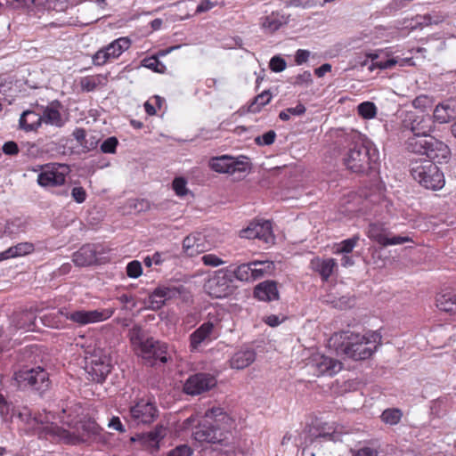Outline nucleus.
Returning <instances> with one entry per match:
<instances>
[{
	"mask_svg": "<svg viewBox=\"0 0 456 456\" xmlns=\"http://www.w3.org/2000/svg\"><path fill=\"white\" fill-rule=\"evenodd\" d=\"M17 416L36 429L39 436L56 437L67 444H76L80 442H86L91 436L98 433V426L94 421L83 423L81 425L82 431L77 428L75 431L70 432L51 422L50 420L54 419L51 412L45 413L44 418L41 415L32 417L30 411L24 408L22 411L18 412Z\"/></svg>",
	"mask_w": 456,
	"mask_h": 456,
	"instance_id": "1",
	"label": "nucleus"
},
{
	"mask_svg": "<svg viewBox=\"0 0 456 456\" xmlns=\"http://www.w3.org/2000/svg\"><path fill=\"white\" fill-rule=\"evenodd\" d=\"M381 339L378 331L370 330L360 334L346 330L333 334L330 345L338 354L359 361L370 358L381 345Z\"/></svg>",
	"mask_w": 456,
	"mask_h": 456,
	"instance_id": "2",
	"label": "nucleus"
},
{
	"mask_svg": "<svg viewBox=\"0 0 456 456\" xmlns=\"http://www.w3.org/2000/svg\"><path fill=\"white\" fill-rule=\"evenodd\" d=\"M232 419L220 407L208 410L203 419L196 426L192 436L199 443L214 444L215 449L223 450L231 444L232 434L226 429Z\"/></svg>",
	"mask_w": 456,
	"mask_h": 456,
	"instance_id": "3",
	"label": "nucleus"
},
{
	"mask_svg": "<svg viewBox=\"0 0 456 456\" xmlns=\"http://www.w3.org/2000/svg\"><path fill=\"white\" fill-rule=\"evenodd\" d=\"M411 174L415 181L429 190H440L445 183L444 174L430 160L412 162Z\"/></svg>",
	"mask_w": 456,
	"mask_h": 456,
	"instance_id": "4",
	"label": "nucleus"
},
{
	"mask_svg": "<svg viewBox=\"0 0 456 456\" xmlns=\"http://www.w3.org/2000/svg\"><path fill=\"white\" fill-rule=\"evenodd\" d=\"M375 160V151L371 153L370 149L362 142H356L344 159L346 167L355 173L371 168V162Z\"/></svg>",
	"mask_w": 456,
	"mask_h": 456,
	"instance_id": "5",
	"label": "nucleus"
},
{
	"mask_svg": "<svg viewBox=\"0 0 456 456\" xmlns=\"http://www.w3.org/2000/svg\"><path fill=\"white\" fill-rule=\"evenodd\" d=\"M115 312L114 308L95 309V310H77L69 312L67 308H61L58 313L67 320L77 323L79 326L97 323L110 319Z\"/></svg>",
	"mask_w": 456,
	"mask_h": 456,
	"instance_id": "6",
	"label": "nucleus"
},
{
	"mask_svg": "<svg viewBox=\"0 0 456 456\" xmlns=\"http://www.w3.org/2000/svg\"><path fill=\"white\" fill-rule=\"evenodd\" d=\"M232 272L229 269H220L215 272L204 285L207 293L216 298H224L232 291Z\"/></svg>",
	"mask_w": 456,
	"mask_h": 456,
	"instance_id": "7",
	"label": "nucleus"
},
{
	"mask_svg": "<svg viewBox=\"0 0 456 456\" xmlns=\"http://www.w3.org/2000/svg\"><path fill=\"white\" fill-rule=\"evenodd\" d=\"M69 166L59 163H50L44 167L37 175V183L44 188L61 186L69 174Z\"/></svg>",
	"mask_w": 456,
	"mask_h": 456,
	"instance_id": "8",
	"label": "nucleus"
},
{
	"mask_svg": "<svg viewBox=\"0 0 456 456\" xmlns=\"http://www.w3.org/2000/svg\"><path fill=\"white\" fill-rule=\"evenodd\" d=\"M15 379L20 387H31L40 392L45 391L50 385L48 373L40 367L19 370Z\"/></svg>",
	"mask_w": 456,
	"mask_h": 456,
	"instance_id": "9",
	"label": "nucleus"
},
{
	"mask_svg": "<svg viewBox=\"0 0 456 456\" xmlns=\"http://www.w3.org/2000/svg\"><path fill=\"white\" fill-rule=\"evenodd\" d=\"M367 236L382 247L400 245L411 241V239L408 236H392L388 228L382 223L370 224L367 230Z\"/></svg>",
	"mask_w": 456,
	"mask_h": 456,
	"instance_id": "10",
	"label": "nucleus"
},
{
	"mask_svg": "<svg viewBox=\"0 0 456 456\" xmlns=\"http://www.w3.org/2000/svg\"><path fill=\"white\" fill-rule=\"evenodd\" d=\"M307 366L315 376H333L342 369V363L338 360L320 353L310 356Z\"/></svg>",
	"mask_w": 456,
	"mask_h": 456,
	"instance_id": "11",
	"label": "nucleus"
},
{
	"mask_svg": "<svg viewBox=\"0 0 456 456\" xmlns=\"http://www.w3.org/2000/svg\"><path fill=\"white\" fill-rule=\"evenodd\" d=\"M131 42L127 37H119L106 47L97 51L93 56V62L94 65L102 66L118 58L122 53L130 47Z\"/></svg>",
	"mask_w": 456,
	"mask_h": 456,
	"instance_id": "12",
	"label": "nucleus"
},
{
	"mask_svg": "<svg viewBox=\"0 0 456 456\" xmlns=\"http://www.w3.org/2000/svg\"><path fill=\"white\" fill-rule=\"evenodd\" d=\"M158 417V409L154 403L145 399L139 400L130 407V421L136 426L152 423Z\"/></svg>",
	"mask_w": 456,
	"mask_h": 456,
	"instance_id": "13",
	"label": "nucleus"
},
{
	"mask_svg": "<svg viewBox=\"0 0 456 456\" xmlns=\"http://www.w3.org/2000/svg\"><path fill=\"white\" fill-rule=\"evenodd\" d=\"M134 350L138 355L148 361L159 360L165 363L168 360L167 344L155 340L153 338H147Z\"/></svg>",
	"mask_w": 456,
	"mask_h": 456,
	"instance_id": "14",
	"label": "nucleus"
},
{
	"mask_svg": "<svg viewBox=\"0 0 456 456\" xmlns=\"http://www.w3.org/2000/svg\"><path fill=\"white\" fill-rule=\"evenodd\" d=\"M240 236L245 239H257L267 245L274 243L272 224L270 221H255L240 232Z\"/></svg>",
	"mask_w": 456,
	"mask_h": 456,
	"instance_id": "15",
	"label": "nucleus"
},
{
	"mask_svg": "<svg viewBox=\"0 0 456 456\" xmlns=\"http://www.w3.org/2000/svg\"><path fill=\"white\" fill-rule=\"evenodd\" d=\"M216 378L208 373H197L190 376L183 384V392L190 395H198L216 386Z\"/></svg>",
	"mask_w": 456,
	"mask_h": 456,
	"instance_id": "16",
	"label": "nucleus"
},
{
	"mask_svg": "<svg viewBox=\"0 0 456 456\" xmlns=\"http://www.w3.org/2000/svg\"><path fill=\"white\" fill-rule=\"evenodd\" d=\"M403 124L410 128L413 134H429L432 131L433 120L428 114L418 111H407Z\"/></svg>",
	"mask_w": 456,
	"mask_h": 456,
	"instance_id": "17",
	"label": "nucleus"
},
{
	"mask_svg": "<svg viewBox=\"0 0 456 456\" xmlns=\"http://www.w3.org/2000/svg\"><path fill=\"white\" fill-rule=\"evenodd\" d=\"M209 166L214 171L218 173L234 174L246 170V164L244 162L235 160L228 155L212 158L209 161Z\"/></svg>",
	"mask_w": 456,
	"mask_h": 456,
	"instance_id": "18",
	"label": "nucleus"
},
{
	"mask_svg": "<svg viewBox=\"0 0 456 456\" xmlns=\"http://www.w3.org/2000/svg\"><path fill=\"white\" fill-rule=\"evenodd\" d=\"M61 104L59 102H53L45 107H41L42 124L61 127L65 124L61 111Z\"/></svg>",
	"mask_w": 456,
	"mask_h": 456,
	"instance_id": "19",
	"label": "nucleus"
},
{
	"mask_svg": "<svg viewBox=\"0 0 456 456\" xmlns=\"http://www.w3.org/2000/svg\"><path fill=\"white\" fill-rule=\"evenodd\" d=\"M428 147H427L426 156L432 162L441 163L447 161L450 157L451 151L449 147L443 142L430 136Z\"/></svg>",
	"mask_w": 456,
	"mask_h": 456,
	"instance_id": "20",
	"label": "nucleus"
},
{
	"mask_svg": "<svg viewBox=\"0 0 456 456\" xmlns=\"http://www.w3.org/2000/svg\"><path fill=\"white\" fill-rule=\"evenodd\" d=\"M214 334V324L211 322L202 323L195 331L190 335V346L192 350H198L205 343L212 340Z\"/></svg>",
	"mask_w": 456,
	"mask_h": 456,
	"instance_id": "21",
	"label": "nucleus"
},
{
	"mask_svg": "<svg viewBox=\"0 0 456 456\" xmlns=\"http://www.w3.org/2000/svg\"><path fill=\"white\" fill-rule=\"evenodd\" d=\"M289 22V18L279 12H272L259 20V26L264 33L273 34Z\"/></svg>",
	"mask_w": 456,
	"mask_h": 456,
	"instance_id": "22",
	"label": "nucleus"
},
{
	"mask_svg": "<svg viewBox=\"0 0 456 456\" xmlns=\"http://www.w3.org/2000/svg\"><path fill=\"white\" fill-rule=\"evenodd\" d=\"M183 248L186 255L196 256L207 250L205 237L201 233H191L184 238Z\"/></svg>",
	"mask_w": 456,
	"mask_h": 456,
	"instance_id": "23",
	"label": "nucleus"
},
{
	"mask_svg": "<svg viewBox=\"0 0 456 456\" xmlns=\"http://www.w3.org/2000/svg\"><path fill=\"white\" fill-rule=\"evenodd\" d=\"M81 414L82 408L79 404L68 403L65 405H62L59 418L63 424H66L70 428H76V425L79 422L78 418Z\"/></svg>",
	"mask_w": 456,
	"mask_h": 456,
	"instance_id": "24",
	"label": "nucleus"
},
{
	"mask_svg": "<svg viewBox=\"0 0 456 456\" xmlns=\"http://www.w3.org/2000/svg\"><path fill=\"white\" fill-rule=\"evenodd\" d=\"M255 297L262 301H272L279 298V292L276 282L273 281H265L255 288Z\"/></svg>",
	"mask_w": 456,
	"mask_h": 456,
	"instance_id": "25",
	"label": "nucleus"
},
{
	"mask_svg": "<svg viewBox=\"0 0 456 456\" xmlns=\"http://www.w3.org/2000/svg\"><path fill=\"white\" fill-rule=\"evenodd\" d=\"M456 117V102L448 100L438 104L434 110V118L443 124L451 121Z\"/></svg>",
	"mask_w": 456,
	"mask_h": 456,
	"instance_id": "26",
	"label": "nucleus"
},
{
	"mask_svg": "<svg viewBox=\"0 0 456 456\" xmlns=\"http://www.w3.org/2000/svg\"><path fill=\"white\" fill-rule=\"evenodd\" d=\"M42 126L40 112L25 110L20 115L19 126L25 132H36Z\"/></svg>",
	"mask_w": 456,
	"mask_h": 456,
	"instance_id": "27",
	"label": "nucleus"
},
{
	"mask_svg": "<svg viewBox=\"0 0 456 456\" xmlns=\"http://www.w3.org/2000/svg\"><path fill=\"white\" fill-rule=\"evenodd\" d=\"M111 366L108 362L93 360L87 367V372L92 377V380L95 382H102L106 376L110 372Z\"/></svg>",
	"mask_w": 456,
	"mask_h": 456,
	"instance_id": "28",
	"label": "nucleus"
},
{
	"mask_svg": "<svg viewBox=\"0 0 456 456\" xmlns=\"http://www.w3.org/2000/svg\"><path fill=\"white\" fill-rule=\"evenodd\" d=\"M35 250V246L31 242H20L15 246L10 247L0 253V261L9 258L20 257L29 255Z\"/></svg>",
	"mask_w": 456,
	"mask_h": 456,
	"instance_id": "29",
	"label": "nucleus"
},
{
	"mask_svg": "<svg viewBox=\"0 0 456 456\" xmlns=\"http://www.w3.org/2000/svg\"><path fill=\"white\" fill-rule=\"evenodd\" d=\"M74 264L77 266L90 265L96 260V251L93 245H85L73 254Z\"/></svg>",
	"mask_w": 456,
	"mask_h": 456,
	"instance_id": "30",
	"label": "nucleus"
},
{
	"mask_svg": "<svg viewBox=\"0 0 456 456\" xmlns=\"http://www.w3.org/2000/svg\"><path fill=\"white\" fill-rule=\"evenodd\" d=\"M256 359V353L252 349L240 350L230 360L232 369L242 370L249 366Z\"/></svg>",
	"mask_w": 456,
	"mask_h": 456,
	"instance_id": "31",
	"label": "nucleus"
},
{
	"mask_svg": "<svg viewBox=\"0 0 456 456\" xmlns=\"http://www.w3.org/2000/svg\"><path fill=\"white\" fill-rule=\"evenodd\" d=\"M311 266L322 276V280L327 281L337 267V262L334 258L322 259L316 257L311 261Z\"/></svg>",
	"mask_w": 456,
	"mask_h": 456,
	"instance_id": "32",
	"label": "nucleus"
},
{
	"mask_svg": "<svg viewBox=\"0 0 456 456\" xmlns=\"http://www.w3.org/2000/svg\"><path fill=\"white\" fill-rule=\"evenodd\" d=\"M436 306L439 310L456 314V290H445L436 297Z\"/></svg>",
	"mask_w": 456,
	"mask_h": 456,
	"instance_id": "33",
	"label": "nucleus"
},
{
	"mask_svg": "<svg viewBox=\"0 0 456 456\" xmlns=\"http://www.w3.org/2000/svg\"><path fill=\"white\" fill-rule=\"evenodd\" d=\"M428 139H430L429 134H413V136L407 140L406 148L411 152L426 155L427 147H428L429 143Z\"/></svg>",
	"mask_w": 456,
	"mask_h": 456,
	"instance_id": "34",
	"label": "nucleus"
},
{
	"mask_svg": "<svg viewBox=\"0 0 456 456\" xmlns=\"http://www.w3.org/2000/svg\"><path fill=\"white\" fill-rule=\"evenodd\" d=\"M108 82L107 75L97 74L83 77L79 80V86L84 92H92L99 87L105 86Z\"/></svg>",
	"mask_w": 456,
	"mask_h": 456,
	"instance_id": "35",
	"label": "nucleus"
},
{
	"mask_svg": "<svg viewBox=\"0 0 456 456\" xmlns=\"http://www.w3.org/2000/svg\"><path fill=\"white\" fill-rule=\"evenodd\" d=\"M28 228V221L26 219L17 217L6 222L4 233L9 237H17L20 233L26 232Z\"/></svg>",
	"mask_w": 456,
	"mask_h": 456,
	"instance_id": "36",
	"label": "nucleus"
},
{
	"mask_svg": "<svg viewBox=\"0 0 456 456\" xmlns=\"http://www.w3.org/2000/svg\"><path fill=\"white\" fill-rule=\"evenodd\" d=\"M165 436L166 429L162 426H157L153 431L142 436V444L153 450H158L159 443Z\"/></svg>",
	"mask_w": 456,
	"mask_h": 456,
	"instance_id": "37",
	"label": "nucleus"
},
{
	"mask_svg": "<svg viewBox=\"0 0 456 456\" xmlns=\"http://www.w3.org/2000/svg\"><path fill=\"white\" fill-rule=\"evenodd\" d=\"M252 265L254 281L263 278L265 274H271L274 270V264L270 261H253Z\"/></svg>",
	"mask_w": 456,
	"mask_h": 456,
	"instance_id": "38",
	"label": "nucleus"
},
{
	"mask_svg": "<svg viewBox=\"0 0 456 456\" xmlns=\"http://www.w3.org/2000/svg\"><path fill=\"white\" fill-rule=\"evenodd\" d=\"M252 262L238 265L233 271H231L232 278L234 277L238 281L245 282L254 281L252 275Z\"/></svg>",
	"mask_w": 456,
	"mask_h": 456,
	"instance_id": "39",
	"label": "nucleus"
},
{
	"mask_svg": "<svg viewBox=\"0 0 456 456\" xmlns=\"http://www.w3.org/2000/svg\"><path fill=\"white\" fill-rule=\"evenodd\" d=\"M35 320L36 316L34 313L24 311L17 314L14 322L17 329L30 330L34 325Z\"/></svg>",
	"mask_w": 456,
	"mask_h": 456,
	"instance_id": "40",
	"label": "nucleus"
},
{
	"mask_svg": "<svg viewBox=\"0 0 456 456\" xmlns=\"http://www.w3.org/2000/svg\"><path fill=\"white\" fill-rule=\"evenodd\" d=\"M377 53H368L367 58L371 59L372 63L370 65L369 69L370 71L374 70L375 69H391L394 66H395L398 63V60L396 58H389L387 61H374L378 59Z\"/></svg>",
	"mask_w": 456,
	"mask_h": 456,
	"instance_id": "41",
	"label": "nucleus"
},
{
	"mask_svg": "<svg viewBox=\"0 0 456 456\" xmlns=\"http://www.w3.org/2000/svg\"><path fill=\"white\" fill-rule=\"evenodd\" d=\"M272 99V94L269 91L265 90L262 92L260 94L255 97L254 101L249 106V111L253 113L259 112L262 107L265 106L270 102Z\"/></svg>",
	"mask_w": 456,
	"mask_h": 456,
	"instance_id": "42",
	"label": "nucleus"
},
{
	"mask_svg": "<svg viewBox=\"0 0 456 456\" xmlns=\"http://www.w3.org/2000/svg\"><path fill=\"white\" fill-rule=\"evenodd\" d=\"M402 416L403 412L401 410L397 408H391L385 410L380 418L384 423L393 426L400 422Z\"/></svg>",
	"mask_w": 456,
	"mask_h": 456,
	"instance_id": "43",
	"label": "nucleus"
},
{
	"mask_svg": "<svg viewBox=\"0 0 456 456\" xmlns=\"http://www.w3.org/2000/svg\"><path fill=\"white\" fill-rule=\"evenodd\" d=\"M359 241V235L342 240L335 248V254H349L353 251Z\"/></svg>",
	"mask_w": 456,
	"mask_h": 456,
	"instance_id": "44",
	"label": "nucleus"
},
{
	"mask_svg": "<svg viewBox=\"0 0 456 456\" xmlns=\"http://www.w3.org/2000/svg\"><path fill=\"white\" fill-rule=\"evenodd\" d=\"M159 289L162 294L165 303L167 300L178 297L183 290V286L175 285H160L159 286Z\"/></svg>",
	"mask_w": 456,
	"mask_h": 456,
	"instance_id": "45",
	"label": "nucleus"
},
{
	"mask_svg": "<svg viewBox=\"0 0 456 456\" xmlns=\"http://www.w3.org/2000/svg\"><path fill=\"white\" fill-rule=\"evenodd\" d=\"M358 114L365 118L371 119L377 115V107L371 102H363L360 103L357 107Z\"/></svg>",
	"mask_w": 456,
	"mask_h": 456,
	"instance_id": "46",
	"label": "nucleus"
},
{
	"mask_svg": "<svg viewBox=\"0 0 456 456\" xmlns=\"http://www.w3.org/2000/svg\"><path fill=\"white\" fill-rule=\"evenodd\" d=\"M305 111L306 108L305 107V105L302 103H298L296 107H290L281 110L279 114V118L283 121H288L290 119L291 116H302L305 113Z\"/></svg>",
	"mask_w": 456,
	"mask_h": 456,
	"instance_id": "47",
	"label": "nucleus"
},
{
	"mask_svg": "<svg viewBox=\"0 0 456 456\" xmlns=\"http://www.w3.org/2000/svg\"><path fill=\"white\" fill-rule=\"evenodd\" d=\"M165 305V301L163 299L162 294L157 287L152 293L149 296L148 298V308L152 310L160 309Z\"/></svg>",
	"mask_w": 456,
	"mask_h": 456,
	"instance_id": "48",
	"label": "nucleus"
},
{
	"mask_svg": "<svg viewBox=\"0 0 456 456\" xmlns=\"http://www.w3.org/2000/svg\"><path fill=\"white\" fill-rule=\"evenodd\" d=\"M433 101L427 95H419L412 101V106L419 110V113H425L426 110L432 107Z\"/></svg>",
	"mask_w": 456,
	"mask_h": 456,
	"instance_id": "49",
	"label": "nucleus"
},
{
	"mask_svg": "<svg viewBox=\"0 0 456 456\" xmlns=\"http://www.w3.org/2000/svg\"><path fill=\"white\" fill-rule=\"evenodd\" d=\"M129 338L134 349L138 347L147 338H144L142 328L139 325H134L129 330Z\"/></svg>",
	"mask_w": 456,
	"mask_h": 456,
	"instance_id": "50",
	"label": "nucleus"
},
{
	"mask_svg": "<svg viewBox=\"0 0 456 456\" xmlns=\"http://www.w3.org/2000/svg\"><path fill=\"white\" fill-rule=\"evenodd\" d=\"M142 64L143 67L159 73H163L166 69L165 65L154 56L143 59Z\"/></svg>",
	"mask_w": 456,
	"mask_h": 456,
	"instance_id": "51",
	"label": "nucleus"
},
{
	"mask_svg": "<svg viewBox=\"0 0 456 456\" xmlns=\"http://www.w3.org/2000/svg\"><path fill=\"white\" fill-rule=\"evenodd\" d=\"M173 190L179 197H183L188 194L187 181L183 177H175L172 183Z\"/></svg>",
	"mask_w": 456,
	"mask_h": 456,
	"instance_id": "52",
	"label": "nucleus"
},
{
	"mask_svg": "<svg viewBox=\"0 0 456 456\" xmlns=\"http://www.w3.org/2000/svg\"><path fill=\"white\" fill-rule=\"evenodd\" d=\"M142 273V267L141 262L133 260L126 265V274L129 278L136 279Z\"/></svg>",
	"mask_w": 456,
	"mask_h": 456,
	"instance_id": "53",
	"label": "nucleus"
},
{
	"mask_svg": "<svg viewBox=\"0 0 456 456\" xmlns=\"http://www.w3.org/2000/svg\"><path fill=\"white\" fill-rule=\"evenodd\" d=\"M118 144V141L115 136L109 137L101 144V151L103 153L113 154L116 152Z\"/></svg>",
	"mask_w": 456,
	"mask_h": 456,
	"instance_id": "54",
	"label": "nucleus"
},
{
	"mask_svg": "<svg viewBox=\"0 0 456 456\" xmlns=\"http://www.w3.org/2000/svg\"><path fill=\"white\" fill-rule=\"evenodd\" d=\"M347 436L346 434L343 435L342 433L335 430L331 433H320L317 436V439H322L324 441H332V442H344V437Z\"/></svg>",
	"mask_w": 456,
	"mask_h": 456,
	"instance_id": "55",
	"label": "nucleus"
},
{
	"mask_svg": "<svg viewBox=\"0 0 456 456\" xmlns=\"http://www.w3.org/2000/svg\"><path fill=\"white\" fill-rule=\"evenodd\" d=\"M201 261L205 265L211 267H217L224 264V261L215 254H206L202 256Z\"/></svg>",
	"mask_w": 456,
	"mask_h": 456,
	"instance_id": "56",
	"label": "nucleus"
},
{
	"mask_svg": "<svg viewBox=\"0 0 456 456\" xmlns=\"http://www.w3.org/2000/svg\"><path fill=\"white\" fill-rule=\"evenodd\" d=\"M276 138V133L273 130H270L265 133L262 136H257L255 142L257 145H271L274 142Z\"/></svg>",
	"mask_w": 456,
	"mask_h": 456,
	"instance_id": "57",
	"label": "nucleus"
},
{
	"mask_svg": "<svg viewBox=\"0 0 456 456\" xmlns=\"http://www.w3.org/2000/svg\"><path fill=\"white\" fill-rule=\"evenodd\" d=\"M320 0H289L286 6L310 8L317 4Z\"/></svg>",
	"mask_w": 456,
	"mask_h": 456,
	"instance_id": "58",
	"label": "nucleus"
},
{
	"mask_svg": "<svg viewBox=\"0 0 456 456\" xmlns=\"http://www.w3.org/2000/svg\"><path fill=\"white\" fill-rule=\"evenodd\" d=\"M192 450L186 444L178 445L171 450L167 456H191Z\"/></svg>",
	"mask_w": 456,
	"mask_h": 456,
	"instance_id": "59",
	"label": "nucleus"
},
{
	"mask_svg": "<svg viewBox=\"0 0 456 456\" xmlns=\"http://www.w3.org/2000/svg\"><path fill=\"white\" fill-rule=\"evenodd\" d=\"M286 61L279 57L273 56L269 63L270 69L274 72H281L286 69Z\"/></svg>",
	"mask_w": 456,
	"mask_h": 456,
	"instance_id": "60",
	"label": "nucleus"
},
{
	"mask_svg": "<svg viewBox=\"0 0 456 456\" xmlns=\"http://www.w3.org/2000/svg\"><path fill=\"white\" fill-rule=\"evenodd\" d=\"M71 197L77 203L81 204L86 200V191L81 186H75L71 190Z\"/></svg>",
	"mask_w": 456,
	"mask_h": 456,
	"instance_id": "61",
	"label": "nucleus"
},
{
	"mask_svg": "<svg viewBox=\"0 0 456 456\" xmlns=\"http://www.w3.org/2000/svg\"><path fill=\"white\" fill-rule=\"evenodd\" d=\"M312 82L313 79L310 71H304L295 77L294 84L297 86H309Z\"/></svg>",
	"mask_w": 456,
	"mask_h": 456,
	"instance_id": "62",
	"label": "nucleus"
},
{
	"mask_svg": "<svg viewBox=\"0 0 456 456\" xmlns=\"http://www.w3.org/2000/svg\"><path fill=\"white\" fill-rule=\"evenodd\" d=\"M108 427L110 429L116 430L119 433L126 432V428H125L124 425L122 424L119 417H118V416H113L110 419V420L108 422Z\"/></svg>",
	"mask_w": 456,
	"mask_h": 456,
	"instance_id": "63",
	"label": "nucleus"
},
{
	"mask_svg": "<svg viewBox=\"0 0 456 456\" xmlns=\"http://www.w3.org/2000/svg\"><path fill=\"white\" fill-rule=\"evenodd\" d=\"M2 151L6 155H17L19 147L15 142L9 141L3 145Z\"/></svg>",
	"mask_w": 456,
	"mask_h": 456,
	"instance_id": "64",
	"label": "nucleus"
}]
</instances>
